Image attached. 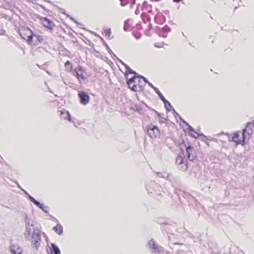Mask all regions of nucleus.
Returning a JSON list of instances; mask_svg holds the SVG:
<instances>
[{
  "mask_svg": "<svg viewBox=\"0 0 254 254\" xmlns=\"http://www.w3.org/2000/svg\"><path fill=\"white\" fill-rule=\"evenodd\" d=\"M151 187H152L153 190H154V189H159V188L160 187V186L159 184L156 183L155 181H151L149 184L146 185V190L148 191V193L149 192L152 193V192L151 191H149L150 188H151Z\"/></svg>",
  "mask_w": 254,
  "mask_h": 254,
  "instance_id": "15",
  "label": "nucleus"
},
{
  "mask_svg": "<svg viewBox=\"0 0 254 254\" xmlns=\"http://www.w3.org/2000/svg\"><path fill=\"white\" fill-rule=\"evenodd\" d=\"M147 84H148V85L151 87V88H152L155 91L156 88H157V87H155L151 83H150V82H148Z\"/></svg>",
  "mask_w": 254,
  "mask_h": 254,
  "instance_id": "41",
  "label": "nucleus"
},
{
  "mask_svg": "<svg viewBox=\"0 0 254 254\" xmlns=\"http://www.w3.org/2000/svg\"><path fill=\"white\" fill-rule=\"evenodd\" d=\"M180 245L179 243H174L173 244V247L174 249H176L177 248V246L178 245Z\"/></svg>",
  "mask_w": 254,
  "mask_h": 254,
  "instance_id": "53",
  "label": "nucleus"
},
{
  "mask_svg": "<svg viewBox=\"0 0 254 254\" xmlns=\"http://www.w3.org/2000/svg\"><path fill=\"white\" fill-rule=\"evenodd\" d=\"M78 96L79 98L80 103L83 105H87L90 101V97L85 91H78Z\"/></svg>",
  "mask_w": 254,
  "mask_h": 254,
  "instance_id": "8",
  "label": "nucleus"
},
{
  "mask_svg": "<svg viewBox=\"0 0 254 254\" xmlns=\"http://www.w3.org/2000/svg\"><path fill=\"white\" fill-rule=\"evenodd\" d=\"M27 196L30 200V201L32 202L34 204H35L36 203H38V200H36L33 197L31 196L30 194H28V195H27Z\"/></svg>",
  "mask_w": 254,
  "mask_h": 254,
  "instance_id": "32",
  "label": "nucleus"
},
{
  "mask_svg": "<svg viewBox=\"0 0 254 254\" xmlns=\"http://www.w3.org/2000/svg\"><path fill=\"white\" fill-rule=\"evenodd\" d=\"M132 35L134 36V37L137 39H139L141 37L142 34L140 32H133Z\"/></svg>",
  "mask_w": 254,
  "mask_h": 254,
  "instance_id": "31",
  "label": "nucleus"
},
{
  "mask_svg": "<svg viewBox=\"0 0 254 254\" xmlns=\"http://www.w3.org/2000/svg\"><path fill=\"white\" fill-rule=\"evenodd\" d=\"M150 252L153 254H158L162 251L161 248L158 246L153 239H151L147 243Z\"/></svg>",
  "mask_w": 254,
  "mask_h": 254,
  "instance_id": "6",
  "label": "nucleus"
},
{
  "mask_svg": "<svg viewBox=\"0 0 254 254\" xmlns=\"http://www.w3.org/2000/svg\"><path fill=\"white\" fill-rule=\"evenodd\" d=\"M145 132L151 138H155L160 135V131L158 127L152 124L148 125Z\"/></svg>",
  "mask_w": 254,
  "mask_h": 254,
  "instance_id": "3",
  "label": "nucleus"
},
{
  "mask_svg": "<svg viewBox=\"0 0 254 254\" xmlns=\"http://www.w3.org/2000/svg\"><path fill=\"white\" fill-rule=\"evenodd\" d=\"M118 61L120 63H121L123 65H124L125 66V64H125V63H124L122 60H121L120 59H118Z\"/></svg>",
  "mask_w": 254,
  "mask_h": 254,
  "instance_id": "51",
  "label": "nucleus"
},
{
  "mask_svg": "<svg viewBox=\"0 0 254 254\" xmlns=\"http://www.w3.org/2000/svg\"><path fill=\"white\" fill-rule=\"evenodd\" d=\"M35 205L39 208L41 209L45 213L49 212V207L47 206H45L43 204L41 203L38 201V203H36Z\"/></svg>",
  "mask_w": 254,
  "mask_h": 254,
  "instance_id": "22",
  "label": "nucleus"
},
{
  "mask_svg": "<svg viewBox=\"0 0 254 254\" xmlns=\"http://www.w3.org/2000/svg\"><path fill=\"white\" fill-rule=\"evenodd\" d=\"M186 156L187 159L190 161H192L196 158V155L194 153V149L191 145L186 146Z\"/></svg>",
  "mask_w": 254,
  "mask_h": 254,
  "instance_id": "9",
  "label": "nucleus"
},
{
  "mask_svg": "<svg viewBox=\"0 0 254 254\" xmlns=\"http://www.w3.org/2000/svg\"><path fill=\"white\" fill-rule=\"evenodd\" d=\"M183 252L182 250H179L177 251V252H176L174 254H183L182 253H181V252Z\"/></svg>",
  "mask_w": 254,
  "mask_h": 254,
  "instance_id": "48",
  "label": "nucleus"
},
{
  "mask_svg": "<svg viewBox=\"0 0 254 254\" xmlns=\"http://www.w3.org/2000/svg\"><path fill=\"white\" fill-rule=\"evenodd\" d=\"M155 91L158 94V95L160 97V99L163 102V103L164 104L165 108L166 109V110L168 112H170V111L171 110V109L168 108L167 107V104H168L169 105V107L171 108V105L170 103L165 98L164 96L162 95V94L160 92V91L159 90V89L158 88H156Z\"/></svg>",
  "mask_w": 254,
  "mask_h": 254,
  "instance_id": "10",
  "label": "nucleus"
},
{
  "mask_svg": "<svg viewBox=\"0 0 254 254\" xmlns=\"http://www.w3.org/2000/svg\"><path fill=\"white\" fill-rule=\"evenodd\" d=\"M53 230L59 235H62L63 234V227L60 223H58L56 226L54 227Z\"/></svg>",
  "mask_w": 254,
  "mask_h": 254,
  "instance_id": "17",
  "label": "nucleus"
},
{
  "mask_svg": "<svg viewBox=\"0 0 254 254\" xmlns=\"http://www.w3.org/2000/svg\"><path fill=\"white\" fill-rule=\"evenodd\" d=\"M154 45H155V46L156 47H160V46H157V45L156 44H155Z\"/></svg>",
  "mask_w": 254,
  "mask_h": 254,
  "instance_id": "60",
  "label": "nucleus"
},
{
  "mask_svg": "<svg viewBox=\"0 0 254 254\" xmlns=\"http://www.w3.org/2000/svg\"><path fill=\"white\" fill-rule=\"evenodd\" d=\"M232 140L235 142L237 144H245L243 142V140H241L239 139V134L238 132H235L234 134V136L232 138Z\"/></svg>",
  "mask_w": 254,
  "mask_h": 254,
  "instance_id": "19",
  "label": "nucleus"
},
{
  "mask_svg": "<svg viewBox=\"0 0 254 254\" xmlns=\"http://www.w3.org/2000/svg\"><path fill=\"white\" fill-rule=\"evenodd\" d=\"M142 7H145V6H149V7H150L151 6L150 5L148 4L147 2L146 1H144L143 2V3H142Z\"/></svg>",
  "mask_w": 254,
  "mask_h": 254,
  "instance_id": "42",
  "label": "nucleus"
},
{
  "mask_svg": "<svg viewBox=\"0 0 254 254\" xmlns=\"http://www.w3.org/2000/svg\"><path fill=\"white\" fill-rule=\"evenodd\" d=\"M51 254H61V252L59 248L54 244H51Z\"/></svg>",
  "mask_w": 254,
  "mask_h": 254,
  "instance_id": "20",
  "label": "nucleus"
},
{
  "mask_svg": "<svg viewBox=\"0 0 254 254\" xmlns=\"http://www.w3.org/2000/svg\"><path fill=\"white\" fill-rule=\"evenodd\" d=\"M135 2V0H132V4H134Z\"/></svg>",
  "mask_w": 254,
  "mask_h": 254,
  "instance_id": "58",
  "label": "nucleus"
},
{
  "mask_svg": "<svg viewBox=\"0 0 254 254\" xmlns=\"http://www.w3.org/2000/svg\"><path fill=\"white\" fill-rule=\"evenodd\" d=\"M125 68H126V72H125V77L126 78H128V76L129 74H133L135 75H137V73L131 69L130 67L127 64H125Z\"/></svg>",
  "mask_w": 254,
  "mask_h": 254,
  "instance_id": "18",
  "label": "nucleus"
},
{
  "mask_svg": "<svg viewBox=\"0 0 254 254\" xmlns=\"http://www.w3.org/2000/svg\"><path fill=\"white\" fill-rule=\"evenodd\" d=\"M154 20L156 23L162 24L166 21V17L161 13H158L155 16Z\"/></svg>",
  "mask_w": 254,
  "mask_h": 254,
  "instance_id": "13",
  "label": "nucleus"
},
{
  "mask_svg": "<svg viewBox=\"0 0 254 254\" xmlns=\"http://www.w3.org/2000/svg\"><path fill=\"white\" fill-rule=\"evenodd\" d=\"M41 7L43 9L45 10V6H43V5H41Z\"/></svg>",
  "mask_w": 254,
  "mask_h": 254,
  "instance_id": "57",
  "label": "nucleus"
},
{
  "mask_svg": "<svg viewBox=\"0 0 254 254\" xmlns=\"http://www.w3.org/2000/svg\"><path fill=\"white\" fill-rule=\"evenodd\" d=\"M61 112V118H64V119L68 120L69 122H71V118L70 114L68 111H60Z\"/></svg>",
  "mask_w": 254,
  "mask_h": 254,
  "instance_id": "21",
  "label": "nucleus"
},
{
  "mask_svg": "<svg viewBox=\"0 0 254 254\" xmlns=\"http://www.w3.org/2000/svg\"><path fill=\"white\" fill-rule=\"evenodd\" d=\"M22 190L26 195L28 194V192L25 190L23 189H22Z\"/></svg>",
  "mask_w": 254,
  "mask_h": 254,
  "instance_id": "54",
  "label": "nucleus"
},
{
  "mask_svg": "<svg viewBox=\"0 0 254 254\" xmlns=\"http://www.w3.org/2000/svg\"><path fill=\"white\" fill-rule=\"evenodd\" d=\"M100 39H101V40L103 42V44L105 46V47H106L107 50L108 51V53L110 54H112V50L110 49V47L108 46V44L106 43V42L103 40V39L102 38V37H100Z\"/></svg>",
  "mask_w": 254,
  "mask_h": 254,
  "instance_id": "27",
  "label": "nucleus"
},
{
  "mask_svg": "<svg viewBox=\"0 0 254 254\" xmlns=\"http://www.w3.org/2000/svg\"><path fill=\"white\" fill-rule=\"evenodd\" d=\"M44 1H46V2H49V3L51 2V1L50 0H44Z\"/></svg>",
  "mask_w": 254,
  "mask_h": 254,
  "instance_id": "56",
  "label": "nucleus"
},
{
  "mask_svg": "<svg viewBox=\"0 0 254 254\" xmlns=\"http://www.w3.org/2000/svg\"><path fill=\"white\" fill-rule=\"evenodd\" d=\"M128 19H127L124 22V30L125 31H129L130 30L129 28V25L128 24Z\"/></svg>",
  "mask_w": 254,
  "mask_h": 254,
  "instance_id": "28",
  "label": "nucleus"
},
{
  "mask_svg": "<svg viewBox=\"0 0 254 254\" xmlns=\"http://www.w3.org/2000/svg\"><path fill=\"white\" fill-rule=\"evenodd\" d=\"M157 176L159 178H165L166 177L162 175L161 172H156Z\"/></svg>",
  "mask_w": 254,
  "mask_h": 254,
  "instance_id": "39",
  "label": "nucleus"
},
{
  "mask_svg": "<svg viewBox=\"0 0 254 254\" xmlns=\"http://www.w3.org/2000/svg\"><path fill=\"white\" fill-rule=\"evenodd\" d=\"M35 37L39 42H42L44 40L42 36L35 35Z\"/></svg>",
  "mask_w": 254,
  "mask_h": 254,
  "instance_id": "34",
  "label": "nucleus"
},
{
  "mask_svg": "<svg viewBox=\"0 0 254 254\" xmlns=\"http://www.w3.org/2000/svg\"><path fill=\"white\" fill-rule=\"evenodd\" d=\"M176 163L178 168L183 172H185L188 168V163L187 161H185L184 158L178 155L176 160Z\"/></svg>",
  "mask_w": 254,
  "mask_h": 254,
  "instance_id": "5",
  "label": "nucleus"
},
{
  "mask_svg": "<svg viewBox=\"0 0 254 254\" xmlns=\"http://www.w3.org/2000/svg\"><path fill=\"white\" fill-rule=\"evenodd\" d=\"M171 31V28L168 25H165L163 28H160L158 31L159 36L166 38L167 36L168 33Z\"/></svg>",
  "mask_w": 254,
  "mask_h": 254,
  "instance_id": "11",
  "label": "nucleus"
},
{
  "mask_svg": "<svg viewBox=\"0 0 254 254\" xmlns=\"http://www.w3.org/2000/svg\"><path fill=\"white\" fill-rule=\"evenodd\" d=\"M110 55H111V57H112V58L113 59H117V60H118V59H119V58L116 56V55L115 54H114V53H113V52H112V54H110Z\"/></svg>",
  "mask_w": 254,
  "mask_h": 254,
  "instance_id": "45",
  "label": "nucleus"
},
{
  "mask_svg": "<svg viewBox=\"0 0 254 254\" xmlns=\"http://www.w3.org/2000/svg\"><path fill=\"white\" fill-rule=\"evenodd\" d=\"M64 66L66 68V71L68 72L71 71L72 65L70 61H67L64 64Z\"/></svg>",
  "mask_w": 254,
  "mask_h": 254,
  "instance_id": "24",
  "label": "nucleus"
},
{
  "mask_svg": "<svg viewBox=\"0 0 254 254\" xmlns=\"http://www.w3.org/2000/svg\"><path fill=\"white\" fill-rule=\"evenodd\" d=\"M105 35H106L107 36H110V34H111V29H106V30L105 31Z\"/></svg>",
  "mask_w": 254,
  "mask_h": 254,
  "instance_id": "38",
  "label": "nucleus"
},
{
  "mask_svg": "<svg viewBox=\"0 0 254 254\" xmlns=\"http://www.w3.org/2000/svg\"><path fill=\"white\" fill-rule=\"evenodd\" d=\"M254 128V122L253 121L247 124L245 128L243 130V142L245 143L246 139L249 138L250 135L253 133Z\"/></svg>",
  "mask_w": 254,
  "mask_h": 254,
  "instance_id": "4",
  "label": "nucleus"
},
{
  "mask_svg": "<svg viewBox=\"0 0 254 254\" xmlns=\"http://www.w3.org/2000/svg\"><path fill=\"white\" fill-rule=\"evenodd\" d=\"M30 240H32L31 246L38 250L41 241V231L39 229H37L32 231Z\"/></svg>",
  "mask_w": 254,
  "mask_h": 254,
  "instance_id": "2",
  "label": "nucleus"
},
{
  "mask_svg": "<svg viewBox=\"0 0 254 254\" xmlns=\"http://www.w3.org/2000/svg\"><path fill=\"white\" fill-rule=\"evenodd\" d=\"M121 1V5L123 6L126 5L127 4V2L124 0H120Z\"/></svg>",
  "mask_w": 254,
  "mask_h": 254,
  "instance_id": "40",
  "label": "nucleus"
},
{
  "mask_svg": "<svg viewBox=\"0 0 254 254\" xmlns=\"http://www.w3.org/2000/svg\"><path fill=\"white\" fill-rule=\"evenodd\" d=\"M180 119L182 120V122H183L184 124L186 125L187 126H189V124H188L187 122H186L184 120H183V119H182L181 118H180Z\"/></svg>",
  "mask_w": 254,
  "mask_h": 254,
  "instance_id": "50",
  "label": "nucleus"
},
{
  "mask_svg": "<svg viewBox=\"0 0 254 254\" xmlns=\"http://www.w3.org/2000/svg\"><path fill=\"white\" fill-rule=\"evenodd\" d=\"M195 134H193L192 133H190V135L192 136L194 138H197L198 136H202L204 138L206 139V136L203 135L202 133H198L196 132V133H195Z\"/></svg>",
  "mask_w": 254,
  "mask_h": 254,
  "instance_id": "30",
  "label": "nucleus"
},
{
  "mask_svg": "<svg viewBox=\"0 0 254 254\" xmlns=\"http://www.w3.org/2000/svg\"><path fill=\"white\" fill-rule=\"evenodd\" d=\"M171 109V111H173V113L174 115V116L176 117V118H177V117H179V118H181V117L179 116V115L177 113V112L174 110V109L172 107V106H171V107L170 108Z\"/></svg>",
  "mask_w": 254,
  "mask_h": 254,
  "instance_id": "33",
  "label": "nucleus"
},
{
  "mask_svg": "<svg viewBox=\"0 0 254 254\" xmlns=\"http://www.w3.org/2000/svg\"><path fill=\"white\" fill-rule=\"evenodd\" d=\"M139 76V74L137 73V75H135L133 76V77L129 78L128 77L127 79V84L128 85V87H130L131 84H134V83L136 82V79L137 78H138V76Z\"/></svg>",
  "mask_w": 254,
  "mask_h": 254,
  "instance_id": "16",
  "label": "nucleus"
},
{
  "mask_svg": "<svg viewBox=\"0 0 254 254\" xmlns=\"http://www.w3.org/2000/svg\"><path fill=\"white\" fill-rule=\"evenodd\" d=\"M25 221L26 226L24 237L26 240L29 241L31 239V234L32 231L39 229L34 227V220L29 217L27 215H26L25 217Z\"/></svg>",
  "mask_w": 254,
  "mask_h": 254,
  "instance_id": "1",
  "label": "nucleus"
},
{
  "mask_svg": "<svg viewBox=\"0 0 254 254\" xmlns=\"http://www.w3.org/2000/svg\"><path fill=\"white\" fill-rule=\"evenodd\" d=\"M138 78H141V79H143V80H142L143 84H139V88H141V87H143V86H144L145 85L146 83H147L148 82H149L147 80V79L145 77L143 76L142 75H139V76H138Z\"/></svg>",
  "mask_w": 254,
  "mask_h": 254,
  "instance_id": "26",
  "label": "nucleus"
},
{
  "mask_svg": "<svg viewBox=\"0 0 254 254\" xmlns=\"http://www.w3.org/2000/svg\"><path fill=\"white\" fill-rule=\"evenodd\" d=\"M167 107H168V108H170V107H169V105H168V104H167Z\"/></svg>",
  "mask_w": 254,
  "mask_h": 254,
  "instance_id": "63",
  "label": "nucleus"
},
{
  "mask_svg": "<svg viewBox=\"0 0 254 254\" xmlns=\"http://www.w3.org/2000/svg\"><path fill=\"white\" fill-rule=\"evenodd\" d=\"M141 18L144 23L149 22L150 20V16L146 13H142L141 15Z\"/></svg>",
  "mask_w": 254,
  "mask_h": 254,
  "instance_id": "23",
  "label": "nucleus"
},
{
  "mask_svg": "<svg viewBox=\"0 0 254 254\" xmlns=\"http://www.w3.org/2000/svg\"><path fill=\"white\" fill-rule=\"evenodd\" d=\"M42 21L44 26L49 29L52 30L55 26L54 22L47 17H43Z\"/></svg>",
  "mask_w": 254,
  "mask_h": 254,
  "instance_id": "12",
  "label": "nucleus"
},
{
  "mask_svg": "<svg viewBox=\"0 0 254 254\" xmlns=\"http://www.w3.org/2000/svg\"><path fill=\"white\" fill-rule=\"evenodd\" d=\"M137 29H141V25L140 23H138L136 25Z\"/></svg>",
  "mask_w": 254,
  "mask_h": 254,
  "instance_id": "46",
  "label": "nucleus"
},
{
  "mask_svg": "<svg viewBox=\"0 0 254 254\" xmlns=\"http://www.w3.org/2000/svg\"><path fill=\"white\" fill-rule=\"evenodd\" d=\"M139 10L138 8L137 7L135 11V14L136 15H138L139 14Z\"/></svg>",
  "mask_w": 254,
  "mask_h": 254,
  "instance_id": "52",
  "label": "nucleus"
},
{
  "mask_svg": "<svg viewBox=\"0 0 254 254\" xmlns=\"http://www.w3.org/2000/svg\"><path fill=\"white\" fill-rule=\"evenodd\" d=\"M84 71V68L80 65H78L77 68H75L73 70V74L77 77L79 83L81 82V80H84L85 78V77L83 74Z\"/></svg>",
  "mask_w": 254,
  "mask_h": 254,
  "instance_id": "7",
  "label": "nucleus"
},
{
  "mask_svg": "<svg viewBox=\"0 0 254 254\" xmlns=\"http://www.w3.org/2000/svg\"><path fill=\"white\" fill-rule=\"evenodd\" d=\"M17 252L16 254H22V249L20 247H17Z\"/></svg>",
  "mask_w": 254,
  "mask_h": 254,
  "instance_id": "43",
  "label": "nucleus"
},
{
  "mask_svg": "<svg viewBox=\"0 0 254 254\" xmlns=\"http://www.w3.org/2000/svg\"><path fill=\"white\" fill-rule=\"evenodd\" d=\"M33 37H35V35H34L33 33L28 36L27 41L29 43L31 44Z\"/></svg>",
  "mask_w": 254,
  "mask_h": 254,
  "instance_id": "35",
  "label": "nucleus"
},
{
  "mask_svg": "<svg viewBox=\"0 0 254 254\" xmlns=\"http://www.w3.org/2000/svg\"><path fill=\"white\" fill-rule=\"evenodd\" d=\"M157 114L158 117L160 116V114L159 113L157 112Z\"/></svg>",
  "mask_w": 254,
  "mask_h": 254,
  "instance_id": "61",
  "label": "nucleus"
},
{
  "mask_svg": "<svg viewBox=\"0 0 254 254\" xmlns=\"http://www.w3.org/2000/svg\"><path fill=\"white\" fill-rule=\"evenodd\" d=\"M17 247H20L18 245H11L9 247L10 251L12 254H16L17 252Z\"/></svg>",
  "mask_w": 254,
  "mask_h": 254,
  "instance_id": "25",
  "label": "nucleus"
},
{
  "mask_svg": "<svg viewBox=\"0 0 254 254\" xmlns=\"http://www.w3.org/2000/svg\"><path fill=\"white\" fill-rule=\"evenodd\" d=\"M16 184L17 185L18 187L19 188H20V186L18 184L17 182H16Z\"/></svg>",
  "mask_w": 254,
  "mask_h": 254,
  "instance_id": "62",
  "label": "nucleus"
},
{
  "mask_svg": "<svg viewBox=\"0 0 254 254\" xmlns=\"http://www.w3.org/2000/svg\"><path fill=\"white\" fill-rule=\"evenodd\" d=\"M52 217V219L55 222H57L58 223H59L58 220L54 217L53 216H51Z\"/></svg>",
  "mask_w": 254,
  "mask_h": 254,
  "instance_id": "47",
  "label": "nucleus"
},
{
  "mask_svg": "<svg viewBox=\"0 0 254 254\" xmlns=\"http://www.w3.org/2000/svg\"><path fill=\"white\" fill-rule=\"evenodd\" d=\"M136 82L138 84V87H139V84H143L142 81H141V78H137L136 79Z\"/></svg>",
  "mask_w": 254,
  "mask_h": 254,
  "instance_id": "44",
  "label": "nucleus"
},
{
  "mask_svg": "<svg viewBox=\"0 0 254 254\" xmlns=\"http://www.w3.org/2000/svg\"><path fill=\"white\" fill-rule=\"evenodd\" d=\"M151 28H152V25H151V23H150L149 25V26H148V29H149V30H150Z\"/></svg>",
  "mask_w": 254,
  "mask_h": 254,
  "instance_id": "55",
  "label": "nucleus"
},
{
  "mask_svg": "<svg viewBox=\"0 0 254 254\" xmlns=\"http://www.w3.org/2000/svg\"><path fill=\"white\" fill-rule=\"evenodd\" d=\"M180 119L182 120V122H183L184 124L186 125L187 126H189V124H188L187 122H186L184 120H183V119H182L181 118H180Z\"/></svg>",
  "mask_w": 254,
  "mask_h": 254,
  "instance_id": "49",
  "label": "nucleus"
},
{
  "mask_svg": "<svg viewBox=\"0 0 254 254\" xmlns=\"http://www.w3.org/2000/svg\"><path fill=\"white\" fill-rule=\"evenodd\" d=\"M129 148V145L126 142H121L118 144V149L121 152H125Z\"/></svg>",
  "mask_w": 254,
  "mask_h": 254,
  "instance_id": "14",
  "label": "nucleus"
},
{
  "mask_svg": "<svg viewBox=\"0 0 254 254\" xmlns=\"http://www.w3.org/2000/svg\"><path fill=\"white\" fill-rule=\"evenodd\" d=\"M37 66H38L39 68H42V66H40V65H39V64H37Z\"/></svg>",
  "mask_w": 254,
  "mask_h": 254,
  "instance_id": "59",
  "label": "nucleus"
},
{
  "mask_svg": "<svg viewBox=\"0 0 254 254\" xmlns=\"http://www.w3.org/2000/svg\"><path fill=\"white\" fill-rule=\"evenodd\" d=\"M61 11L64 14L66 15L67 17H70V19L71 20H72L73 21H74L75 23L77 24H79V23L76 20H75L73 17H72L71 16L67 15L66 13V11L64 9H61Z\"/></svg>",
  "mask_w": 254,
  "mask_h": 254,
  "instance_id": "29",
  "label": "nucleus"
},
{
  "mask_svg": "<svg viewBox=\"0 0 254 254\" xmlns=\"http://www.w3.org/2000/svg\"><path fill=\"white\" fill-rule=\"evenodd\" d=\"M188 126V130L190 131V132H193L194 133H196V131H195L194 130V129H193V128L190 126L189 124V126Z\"/></svg>",
  "mask_w": 254,
  "mask_h": 254,
  "instance_id": "37",
  "label": "nucleus"
},
{
  "mask_svg": "<svg viewBox=\"0 0 254 254\" xmlns=\"http://www.w3.org/2000/svg\"><path fill=\"white\" fill-rule=\"evenodd\" d=\"M253 121L254 122V120Z\"/></svg>",
  "mask_w": 254,
  "mask_h": 254,
  "instance_id": "64",
  "label": "nucleus"
},
{
  "mask_svg": "<svg viewBox=\"0 0 254 254\" xmlns=\"http://www.w3.org/2000/svg\"><path fill=\"white\" fill-rule=\"evenodd\" d=\"M128 87L130 88L132 91H136L137 90V85L135 84H132V86L130 85V87Z\"/></svg>",
  "mask_w": 254,
  "mask_h": 254,
  "instance_id": "36",
  "label": "nucleus"
}]
</instances>
